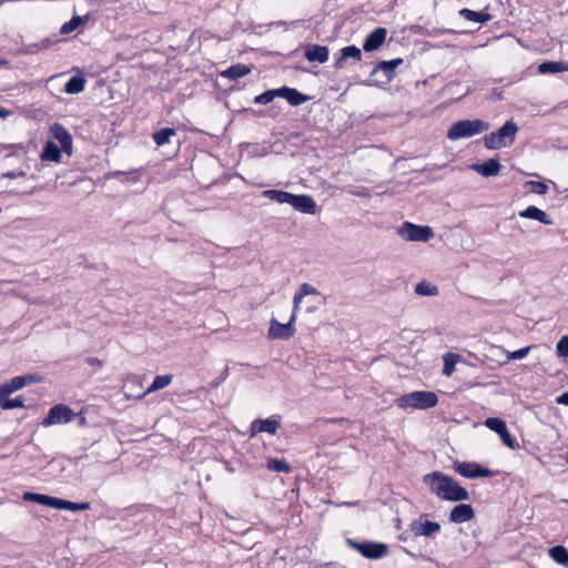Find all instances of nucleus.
<instances>
[{"mask_svg":"<svg viewBox=\"0 0 568 568\" xmlns=\"http://www.w3.org/2000/svg\"><path fill=\"white\" fill-rule=\"evenodd\" d=\"M423 481L440 499L452 501L469 500L468 490L462 487L453 477L442 471L426 474L423 477Z\"/></svg>","mask_w":568,"mask_h":568,"instance_id":"nucleus-1","label":"nucleus"},{"mask_svg":"<svg viewBox=\"0 0 568 568\" xmlns=\"http://www.w3.org/2000/svg\"><path fill=\"white\" fill-rule=\"evenodd\" d=\"M438 403V397L434 392L415 390L404 394L396 399V404L403 409H428L435 407Z\"/></svg>","mask_w":568,"mask_h":568,"instance_id":"nucleus-2","label":"nucleus"},{"mask_svg":"<svg viewBox=\"0 0 568 568\" xmlns=\"http://www.w3.org/2000/svg\"><path fill=\"white\" fill-rule=\"evenodd\" d=\"M488 129L489 123L484 120H460L450 125L447 139L452 141L466 139L486 132Z\"/></svg>","mask_w":568,"mask_h":568,"instance_id":"nucleus-3","label":"nucleus"},{"mask_svg":"<svg viewBox=\"0 0 568 568\" xmlns=\"http://www.w3.org/2000/svg\"><path fill=\"white\" fill-rule=\"evenodd\" d=\"M517 132L518 125L513 120H509L496 132L485 135V146L488 150H498L509 146L514 143Z\"/></svg>","mask_w":568,"mask_h":568,"instance_id":"nucleus-4","label":"nucleus"},{"mask_svg":"<svg viewBox=\"0 0 568 568\" xmlns=\"http://www.w3.org/2000/svg\"><path fill=\"white\" fill-rule=\"evenodd\" d=\"M403 59L397 58L389 61H381L371 72V75L367 80L368 85H386L390 83V81L395 77V70L398 65L403 63Z\"/></svg>","mask_w":568,"mask_h":568,"instance_id":"nucleus-5","label":"nucleus"},{"mask_svg":"<svg viewBox=\"0 0 568 568\" xmlns=\"http://www.w3.org/2000/svg\"><path fill=\"white\" fill-rule=\"evenodd\" d=\"M346 544L349 548L358 551L363 557L368 559H381L388 554V546L383 542L376 541H357L352 538L346 539Z\"/></svg>","mask_w":568,"mask_h":568,"instance_id":"nucleus-6","label":"nucleus"},{"mask_svg":"<svg viewBox=\"0 0 568 568\" xmlns=\"http://www.w3.org/2000/svg\"><path fill=\"white\" fill-rule=\"evenodd\" d=\"M397 233L405 241L410 242H427L434 236V232L430 226L417 225L410 222H404Z\"/></svg>","mask_w":568,"mask_h":568,"instance_id":"nucleus-7","label":"nucleus"},{"mask_svg":"<svg viewBox=\"0 0 568 568\" xmlns=\"http://www.w3.org/2000/svg\"><path fill=\"white\" fill-rule=\"evenodd\" d=\"M296 320V313H292L291 318L287 323L282 324L277 320L272 318L270 322V328L267 336L271 339H288L295 334L294 322Z\"/></svg>","mask_w":568,"mask_h":568,"instance_id":"nucleus-8","label":"nucleus"},{"mask_svg":"<svg viewBox=\"0 0 568 568\" xmlns=\"http://www.w3.org/2000/svg\"><path fill=\"white\" fill-rule=\"evenodd\" d=\"M75 414L73 410L63 404L54 405L50 408L48 415L42 420V425L44 427L57 425V424H67L73 419Z\"/></svg>","mask_w":568,"mask_h":568,"instance_id":"nucleus-9","label":"nucleus"},{"mask_svg":"<svg viewBox=\"0 0 568 568\" xmlns=\"http://www.w3.org/2000/svg\"><path fill=\"white\" fill-rule=\"evenodd\" d=\"M454 469L466 478H489L494 475L489 468H485L477 463L455 462Z\"/></svg>","mask_w":568,"mask_h":568,"instance_id":"nucleus-10","label":"nucleus"},{"mask_svg":"<svg viewBox=\"0 0 568 568\" xmlns=\"http://www.w3.org/2000/svg\"><path fill=\"white\" fill-rule=\"evenodd\" d=\"M485 425L493 432L497 433L508 448L516 449L519 445L513 438L510 433L508 432L506 423L497 417H489L485 420Z\"/></svg>","mask_w":568,"mask_h":568,"instance_id":"nucleus-11","label":"nucleus"},{"mask_svg":"<svg viewBox=\"0 0 568 568\" xmlns=\"http://www.w3.org/2000/svg\"><path fill=\"white\" fill-rule=\"evenodd\" d=\"M290 205L304 214L313 215L317 212V204L308 194H292Z\"/></svg>","mask_w":568,"mask_h":568,"instance_id":"nucleus-12","label":"nucleus"},{"mask_svg":"<svg viewBox=\"0 0 568 568\" xmlns=\"http://www.w3.org/2000/svg\"><path fill=\"white\" fill-rule=\"evenodd\" d=\"M52 136L59 141L60 148L64 153L71 155L72 153V136L69 131L60 123H54L50 128Z\"/></svg>","mask_w":568,"mask_h":568,"instance_id":"nucleus-13","label":"nucleus"},{"mask_svg":"<svg viewBox=\"0 0 568 568\" xmlns=\"http://www.w3.org/2000/svg\"><path fill=\"white\" fill-rule=\"evenodd\" d=\"M387 36V30L383 27L374 29L364 40L363 49L366 52L377 50L385 41Z\"/></svg>","mask_w":568,"mask_h":568,"instance_id":"nucleus-14","label":"nucleus"},{"mask_svg":"<svg viewBox=\"0 0 568 568\" xmlns=\"http://www.w3.org/2000/svg\"><path fill=\"white\" fill-rule=\"evenodd\" d=\"M474 516V508L469 504H458L452 509L449 520L455 524H463L471 520Z\"/></svg>","mask_w":568,"mask_h":568,"instance_id":"nucleus-15","label":"nucleus"},{"mask_svg":"<svg viewBox=\"0 0 568 568\" xmlns=\"http://www.w3.org/2000/svg\"><path fill=\"white\" fill-rule=\"evenodd\" d=\"M410 530L414 532L415 536L430 537L440 530V525L435 521H422L419 519L412 521Z\"/></svg>","mask_w":568,"mask_h":568,"instance_id":"nucleus-16","label":"nucleus"},{"mask_svg":"<svg viewBox=\"0 0 568 568\" xmlns=\"http://www.w3.org/2000/svg\"><path fill=\"white\" fill-rule=\"evenodd\" d=\"M328 48L320 44H308L305 48L304 57L310 62L324 63L328 60Z\"/></svg>","mask_w":568,"mask_h":568,"instance_id":"nucleus-17","label":"nucleus"},{"mask_svg":"<svg viewBox=\"0 0 568 568\" xmlns=\"http://www.w3.org/2000/svg\"><path fill=\"white\" fill-rule=\"evenodd\" d=\"M278 427L280 423L274 418L256 419L251 424V432L252 435L263 432L275 435Z\"/></svg>","mask_w":568,"mask_h":568,"instance_id":"nucleus-18","label":"nucleus"},{"mask_svg":"<svg viewBox=\"0 0 568 568\" xmlns=\"http://www.w3.org/2000/svg\"><path fill=\"white\" fill-rule=\"evenodd\" d=\"M278 91V97L286 99L293 106L301 105L310 100L308 95L303 94L293 88L282 87Z\"/></svg>","mask_w":568,"mask_h":568,"instance_id":"nucleus-19","label":"nucleus"},{"mask_svg":"<svg viewBox=\"0 0 568 568\" xmlns=\"http://www.w3.org/2000/svg\"><path fill=\"white\" fill-rule=\"evenodd\" d=\"M473 169L483 176H496L499 173L500 164L498 159H489L488 161L474 164Z\"/></svg>","mask_w":568,"mask_h":568,"instance_id":"nucleus-20","label":"nucleus"},{"mask_svg":"<svg viewBox=\"0 0 568 568\" xmlns=\"http://www.w3.org/2000/svg\"><path fill=\"white\" fill-rule=\"evenodd\" d=\"M520 217L530 219L539 221L540 223L545 225H551L552 221L549 219V216L539 207L535 205H530L527 209L519 212Z\"/></svg>","mask_w":568,"mask_h":568,"instance_id":"nucleus-21","label":"nucleus"},{"mask_svg":"<svg viewBox=\"0 0 568 568\" xmlns=\"http://www.w3.org/2000/svg\"><path fill=\"white\" fill-rule=\"evenodd\" d=\"M51 508L54 509H65L71 511H80V510H88L90 509V503H73L69 500H64L58 497H53L52 506Z\"/></svg>","mask_w":568,"mask_h":568,"instance_id":"nucleus-22","label":"nucleus"},{"mask_svg":"<svg viewBox=\"0 0 568 568\" xmlns=\"http://www.w3.org/2000/svg\"><path fill=\"white\" fill-rule=\"evenodd\" d=\"M307 295H320V292L313 285L308 283H303L300 285L298 290L295 292L293 297L294 313L297 312L302 300Z\"/></svg>","mask_w":568,"mask_h":568,"instance_id":"nucleus-23","label":"nucleus"},{"mask_svg":"<svg viewBox=\"0 0 568 568\" xmlns=\"http://www.w3.org/2000/svg\"><path fill=\"white\" fill-rule=\"evenodd\" d=\"M459 16L468 21L477 23H486L491 19V14H489L488 12L474 11L467 8H463L462 10H459Z\"/></svg>","mask_w":568,"mask_h":568,"instance_id":"nucleus-24","label":"nucleus"},{"mask_svg":"<svg viewBox=\"0 0 568 568\" xmlns=\"http://www.w3.org/2000/svg\"><path fill=\"white\" fill-rule=\"evenodd\" d=\"M61 152L62 149L59 148L57 144H54L51 141H48L45 145L43 146L41 159L43 161H53V162H60L61 160Z\"/></svg>","mask_w":568,"mask_h":568,"instance_id":"nucleus-25","label":"nucleus"},{"mask_svg":"<svg viewBox=\"0 0 568 568\" xmlns=\"http://www.w3.org/2000/svg\"><path fill=\"white\" fill-rule=\"evenodd\" d=\"M85 79L83 75L77 74L69 79L64 85V92L68 94H77L84 90Z\"/></svg>","mask_w":568,"mask_h":568,"instance_id":"nucleus-26","label":"nucleus"},{"mask_svg":"<svg viewBox=\"0 0 568 568\" xmlns=\"http://www.w3.org/2000/svg\"><path fill=\"white\" fill-rule=\"evenodd\" d=\"M26 386V379L20 376L13 377L11 381L0 385V395L8 396Z\"/></svg>","mask_w":568,"mask_h":568,"instance_id":"nucleus-27","label":"nucleus"},{"mask_svg":"<svg viewBox=\"0 0 568 568\" xmlns=\"http://www.w3.org/2000/svg\"><path fill=\"white\" fill-rule=\"evenodd\" d=\"M251 72V68L245 64H234L227 68L222 75L224 78H227L230 80H237L240 78H243Z\"/></svg>","mask_w":568,"mask_h":568,"instance_id":"nucleus-28","label":"nucleus"},{"mask_svg":"<svg viewBox=\"0 0 568 568\" xmlns=\"http://www.w3.org/2000/svg\"><path fill=\"white\" fill-rule=\"evenodd\" d=\"M293 193L282 191V190H265L262 195L271 201H275L281 204H290L291 197Z\"/></svg>","mask_w":568,"mask_h":568,"instance_id":"nucleus-29","label":"nucleus"},{"mask_svg":"<svg viewBox=\"0 0 568 568\" xmlns=\"http://www.w3.org/2000/svg\"><path fill=\"white\" fill-rule=\"evenodd\" d=\"M172 378L173 377L171 374L155 376L152 384L148 387V389L142 395L139 396V398H142L146 394L156 392L159 389H162V388L169 386L172 382Z\"/></svg>","mask_w":568,"mask_h":568,"instance_id":"nucleus-30","label":"nucleus"},{"mask_svg":"<svg viewBox=\"0 0 568 568\" xmlns=\"http://www.w3.org/2000/svg\"><path fill=\"white\" fill-rule=\"evenodd\" d=\"M176 134L175 129L173 128H163L159 131H155L152 134L153 141L158 146H162L170 142V139Z\"/></svg>","mask_w":568,"mask_h":568,"instance_id":"nucleus-31","label":"nucleus"},{"mask_svg":"<svg viewBox=\"0 0 568 568\" xmlns=\"http://www.w3.org/2000/svg\"><path fill=\"white\" fill-rule=\"evenodd\" d=\"M22 498L26 501H33V503H37L39 505H43V506H48V507H51L52 506V501H53V497L52 496L43 495V494H38V493H31V491L24 493Z\"/></svg>","mask_w":568,"mask_h":568,"instance_id":"nucleus-32","label":"nucleus"},{"mask_svg":"<svg viewBox=\"0 0 568 568\" xmlns=\"http://www.w3.org/2000/svg\"><path fill=\"white\" fill-rule=\"evenodd\" d=\"M88 20H89L88 16H84V17L74 16V17L71 18L70 21L65 22L61 27L60 33L61 34H69L71 32H73L74 30H77L80 26L85 23Z\"/></svg>","mask_w":568,"mask_h":568,"instance_id":"nucleus-33","label":"nucleus"},{"mask_svg":"<svg viewBox=\"0 0 568 568\" xmlns=\"http://www.w3.org/2000/svg\"><path fill=\"white\" fill-rule=\"evenodd\" d=\"M550 558L557 564L568 566V551L564 546H555L549 549Z\"/></svg>","mask_w":568,"mask_h":568,"instance_id":"nucleus-34","label":"nucleus"},{"mask_svg":"<svg viewBox=\"0 0 568 568\" xmlns=\"http://www.w3.org/2000/svg\"><path fill=\"white\" fill-rule=\"evenodd\" d=\"M538 70L540 73H558L568 70L564 62H542L539 64Z\"/></svg>","mask_w":568,"mask_h":568,"instance_id":"nucleus-35","label":"nucleus"},{"mask_svg":"<svg viewBox=\"0 0 568 568\" xmlns=\"http://www.w3.org/2000/svg\"><path fill=\"white\" fill-rule=\"evenodd\" d=\"M266 467L271 471L290 473L291 466L285 459L271 458L267 460Z\"/></svg>","mask_w":568,"mask_h":568,"instance_id":"nucleus-36","label":"nucleus"},{"mask_svg":"<svg viewBox=\"0 0 568 568\" xmlns=\"http://www.w3.org/2000/svg\"><path fill=\"white\" fill-rule=\"evenodd\" d=\"M415 293L420 296H435L438 294V288L430 283L423 281L415 286Z\"/></svg>","mask_w":568,"mask_h":568,"instance_id":"nucleus-37","label":"nucleus"},{"mask_svg":"<svg viewBox=\"0 0 568 568\" xmlns=\"http://www.w3.org/2000/svg\"><path fill=\"white\" fill-rule=\"evenodd\" d=\"M23 398L22 397H16L13 399L8 398V396L0 395V407L4 410L13 409V408H20L23 407Z\"/></svg>","mask_w":568,"mask_h":568,"instance_id":"nucleus-38","label":"nucleus"},{"mask_svg":"<svg viewBox=\"0 0 568 568\" xmlns=\"http://www.w3.org/2000/svg\"><path fill=\"white\" fill-rule=\"evenodd\" d=\"M459 358L458 355H455L453 353H447L445 356H444V367H443V373L446 375V376H450L454 371H455V365L457 363V359Z\"/></svg>","mask_w":568,"mask_h":568,"instance_id":"nucleus-39","label":"nucleus"},{"mask_svg":"<svg viewBox=\"0 0 568 568\" xmlns=\"http://www.w3.org/2000/svg\"><path fill=\"white\" fill-rule=\"evenodd\" d=\"M278 89L267 90L255 97L254 102L256 104H268L274 100L275 97H278Z\"/></svg>","mask_w":568,"mask_h":568,"instance_id":"nucleus-40","label":"nucleus"},{"mask_svg":"<svg viewBox=\"0 0 568 568\" xmlns=\"http://www.w3.org/2000/svg\"><path fill=\"white\" fill-rule=\"evenodd\" d=\"M525 186L529 190V192L544 195L548 192V185L544 182L539 181H527Z\"/></svg>","mask_w":568,"mask_h":568,"instance_id":"nucleus-41","label":"nucleus"},{"mask_svg":"<svg viewBox=\"0 0 568 568\" xmlns=\"http://www.w3.org/2000/svg\"><path fill=\"white\" fill-rule=\"evenodd\" d=\"M342 59L353 58L355 60H361L362 52L356 45H347L341 50Z\"/></svg>","mask_w":568,"mask_h":568,"instance_id":"nucleus-42","label":"nucleus"},{"mask_svg":"<svg viewBox=\"0 0 568 568\" xmlns=\"http://www.w3.org/2000/svg\"><path fill=\"white\" fill-rule=\"evenodd\" d=\"M557 354L559 357L568 358V336H562L557 343Z\"/></svg>","mask_w":568,"mask_h":568,"instance_id":"nucleus-43","label":"nucleus"},{"mask_svg":"<svg viewBox=\"0 0 568 568\" xmlns=\"http://www.w3.org/2000/svg\"><path fill=\"white\" fill-rule=\"evenodd\" d=\"M530 348H531L530 346H526V347H523L515 352H509V353H507V359H509V361L521 359L528 355Z\"/></svg>","mask_w":568,"mask_h":568,"instance_id":"nucleus-44","label":"nucleus"},{"mask_svg":"<svg viewBox=\"0 0 568 568\" xmlns=\"http://www.w3.org/2000/svg\"><path fill=\"white\" fill-rule=\"evenodd\" d=\"M51 43H52L51 40L44 39V40H42L39 43L30 44L28 47V49H27V52L28 53H34L37 51H40V50H43V49H48L51 45Z\"/></svg>","mask_w":568,"mask_h":568,"instance_id":"nucleus-45","label":"nucleus"},{"mask_svg":"<svg viewBox=\"0 0 568 568\" xmlns=\"http://www.w3.org/2000/svg\"><path fill=\"white\" fill-rule=\"evenodd\" d=\"M20 377L26 379V386L41 381V377L36 374H28Z\"/></svg>","mask_w":568,"mask_h":568,"instance_id":"nucleus-46","label":"nucleus"},{"mask_svg":"<svg viewBox=\"0 0 568 568\" xmlns=\"http://www.w3.org/2000/svg\"><path fill=\"white\" fill-rule=\"evenodd\" d=\"M2 176L3 178H8V179L24 178L26 176V172H23V171H10V172L4 173Z\"/></svg>","mask_w":568,"mask_h":568,"instance_id":"nucleus-47","label":"nucleus"},{"mask_svg":"<svg viewBox=\"0 0 568 568\" xmlns=\"http://www.w3.org/2000/svg\"><path fill=\"white\" fill-rule=\"evenodd\" d=\"M556 402L558 404L568 406V392H565L560 396H558Z\"/></svg>","mask_w":568,"mask_h":568,"instance_id":"nucleus-48","label":"nucleus"},{"mask_svg":"<svg viewBox=\"0 0 568 568\" xmlns=\"http://www.w3.org/2000/svg\"><path fill=\"white\" fill-rule=\"evenodd\" d=\"M87 363L92 366H98V367L102 366V362L98 357H88Z\"/></svg>","mask_w":568,"mask_h":568,"instance_id":"nucleus-49","label":"nucleus"},{"mask_svg":"<svg viewBox=\"0 0 568 568\" xmlns=\"http://www.w3.org/2000/svg\"><path fill=\"white\" fill-rule=\"evenodd\" d=\"M12 114L11 110H8L6 108H0V118H7Z\"/></svg>","mask_w":568,"mask_h":568,"instance_id":"nucleus-50","label":"nucleus"},{"mask_svg":"<svg viewBox=\"0 0 568 568\" xmlns=\"http://www.w3.org/2000/svg\"><path fill=\"white\" fill-rule=\"evenodd\" d=\"M345 59H342V55L335 61L334 67L335 68H342V63Z\"/></svg>","mask_w":568,"mask_h":568,"instance_id":"nucleus-51","label":"nucleus"},{"mask_svg":"<svg viewBox=\"0 0 568 568\" xmlns=\"http://www.w3.org/2000/svg\"><path fill=\"white\" fill-rule=\"evenodd\" d=\"M357 504H358V501L345 503V505H347V506H355Z\"/></svg>","mask_w":568,"mask_h":568,"instance_id":"nucleus-52","label":"nucleus"},{"mask_svg":"<svg viewBox=\"0 0 568 568\" xmlns=\"http://www.w3.org/2000/svg\"><path fill=\"white\" fill-rule=\"evenodd\" d=\"M84 423H85V418H84V417H82V418L80 419V424H84Z\"/></svg>","mask_w":568,"mask_h":568,"instance_id":"nucleus-53","label":"nucleus"},{"mask_svg":"<svg viewBox=\"0 0 568 568\" xmlns=\"http://www.w3.org/2000/svg\"><path fill=\"white\" fill-rule=\"evenodd\" d=\"M6 63H7V61H4V60H0V65H1V64H6Z\"/></svg>","mask_w":568,"mask_h":568,"instance_id":"nucleus-54","label":"nucleus"}]
</instances>
